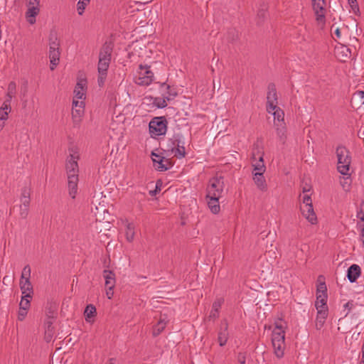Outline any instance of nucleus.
<instances>
[{"mask_svg": "<svg viewBox=\"0 0 364 364\" xmlns=\"http://www.w3.org/2000/svg\"><path fill=\"white\" fill-rule=\"evenodd\" d=\"M70 154L65 162V169L68 177V193L72 198H75L77 193L79 167L77 161L80 155L74 149H69Z\"/></svg>", "mask_w": 364, "mask_h": 364, "instance_id": "obj_1", "label": "nucleus"}, {"mask_svg": "<svg viewBox=\"0 0 364 364\" xmlns=\"http://www.w3.org/2000/svg\"><path fill=\"white\" fill-rule=\"evenodd\" d=\"M112 50L113 45L111 42H106L100 49L97 66L99 74L97 82L100 87H102L105 84L107 75V70L111 61Z\"/></svg>", "mask_w": 364, "mask_h": 364, "instance_id": "obj_2", "label": "nucleus"}, {"mask_svg": "<svg viewBox=\"0 0 364 364\" xmlns=\"http://www.w3.org/2000/svg\"><path fill=\"white\" fill-rule=\"evenodd\" d=\"M275 327L272 333V343L274 353L278 358H282L284 355L285 350V331L284 322L279 319L274 323Z\"/></svg>", "mask_w": 364, "mask_h": 364, "instance_id": "obj_3", "label": "nucleus"}, {"mask_svg": "<svg viewBox=\"0 0 364 364\" xmlns=\"http://www.w3.org/2000/svg\"><path fill=\"white\" fill-rule=\"evenodd\" d=\"M274 115V122L277 129V134L279 141L284 144L287 139V127L284 122V112L278 106L272 110L271 112Z\"/></svg>", "mask_w": 364, "mask_h": 364, "instance_id": "obj_4", "label": "nucleus"}, {"mask_svg": "<svg viewBox=\"0 0 364 364\" xmlns=\"http://www.w3.org/2000/svg\"><path fill=\"white\" fill-rule=\"evenodd\" d=\"M336 155L338 158L337 169L343 175H348L350 165L351 164V156L350 151L343 146H339L336 149Z\"/></svg>", "mask_w": 364, "mask_h": 364, "instance_id": "obj_5", "label": "nucleus"}, {"mask_svg": "<svg viewBox=\"0 0 364 364\" xmlns=\"http://www.w3.org/2000/svg\"><path fill=\"white\" fill-rule=\"evenodd\" d=\"M154 80V74L149 65H139L137 75L134 77V82L140 86H149Z\"/></svg>", "mask_w": 364, "mask_h": 364, "instance_id": "obj_6", "label": "nucleus"}, {"mask_svg": "<svg viewBox=\"0 0 364 364\" xmlns=\"http://www.w3.org/2000/svg\"><path fill=\"white\" fill-rule=\"evenodd\" d=\"M167 120L165 117L153 118L149 124L150 134L152 137L164 135L167 131Z\"/></svg>", "mask_w": 364, "mask_h": 364, "instance_id": "obj_7", "label": "nucleus"}, {"mask_svg": "<svg viewBox=\"0 0 364 364\" xmlns=\"http://www.w3.org/2000/svg\"><path fill=\"white\" fill-rule=\"evenodd\" d=\"M224 188V180L222 176L210 178L206 189V196L221 197Z\"/></svg>", "mask_w": 364, "mask_h": 364, "instance_id": "obj_8", "label": "nucleus"}, {"mask_svg": "<svg viewBox=\"0 0 364 364\" xmlns=\"http://www.w3.org/2000/svg\"><path fill=\"white\" fill-rule=\"evenodd\" d=\"M171 144L168 145V151H171L178 159L183 158L186 155L184 142L180 134H175L170 140Z\"/></svg>", "mask_w": 364, "mask_h": 364, "instance_id": "obj_9", "label": "nucleus"}, {"mask_svg": "<svg viewBox=\"0 0 364 364\" xmlns=\"http://www.w3.org/2000/svg\"><path fill=\"white\" fill-rule=\"evenodd\" d=\"M312 1V6L316 15V20L318 24L324 25L326 21L325 16V6L326 1L325 0H311Z\"/></svg>", "mask_w": 364, "mask_h": 364, "instance_id": "obj_10", "label": "nucleus"}, {"mask_svg": "<svg viewBox=\"0 0 364 364\" xmlns=\"http://www.w3.org/2000/svg\"><path fill=\"white\" fill-rule=\"evenodd\" d=\"M267 100V111L271 113L272 110L275 109V107L277 106V94L276 86L274 83H270L268 85Z\"/></svg>", "mask_w": 364, "mask_h": 364, "instance_id": "obj_11", "label": "nucleus"}, {"mask_svg": "<svg viewBox=\"0 0 364 364\" xmlns=\"http://www.w3.org/2000/svg\"><path fill=\"white\" fill-rule=\"evenodd\" d=\"M85 102L75 99L73 100L72 118L75 124H79L84 114Z\"/></svg>", "mask_w": 364, "mask_h": 364, "instance_id": "obj_12", "label": "nucleus"}, {"mask_svg": "<svg viewBox=\"0 0 364 364\" xmlns=\"http://www.w3.org/2000/svg\"><path fill=\"white\" fill-rule=\"evenodd\" d=\"M152 156L154 165L156 170L159 171H164L171 167V164L168 159H166L165 158L155 153H152Z\"/></svg>", "mask_w": 364, "mask_h": 364, "instance_id": "obj_13", "label": "nucleus"}, {"mask_svg": "<svg viewBox=\"0 0 364 364\" xmlns=\"http://www.w3.org/2000/svg\"><path fill=\"white\" fill-rule=\"evenodd\" d=\"M300 210L302 215L311 224H316L317 217L314 210L313 205H300Z\"/></svg>", "mask_w": 364, "mask_h": 364, "instance_id": "obj_14", "label": "nucleus"}, {"mask_svg": "<svg viewBox=\"0 0 364 364\" xmlns=\"http://www.w3.org/2000/svg\"><path fill=\"white\" fill-rule=\"evenodd\" d=\"M86 81L80 80L76 84L74 90V98L77 100L85 99Z\"/></svg>", "mask_w": 364, "mask_h": 364, "instance_id": "obj_15", "label": "nucleus"}, {"mask_svg": "<svg viewBox=\"0 0 364 364\" xmlns=\"http://www.w3.org/2000/svg\"><path fill=\"white\" fill-rule=\"evenodd\" d=\"M28 10L26 13L27 21L29 23L33 24L36 22V17L40 11L39 5L28 4Z\"/></svg>", "mask_w": 364, "mask_h": 364, "instance_id": "obj_16", "label": "nucleus"}, {"mask_svg": "<svg viewBox=\"0 0 364 364\" xmlns=\"http://www.w3.org/2000/svg\"><path fill=\"white\" fill-rule=\"evenodd\" d=\"M336 56L341 62H345L350 57L351 52L350 48L346 46H341L336 48Z\"/></svg>", "mask_w": 364, "mask_h": 364, "instance_id": "obj_17", "label": "nucleus"}, {"mask_svg": "<svg viewBox=\"0 0 364 364\" xmlns=\"http://www.w3.org/2000/svg\"><path fill=\"white\" fill-rule=\"evenodd\" d=\"M361 274L359 265L353 264L348 269L347 277L350 282H355Z\"/></svg>", "mask_w": 364, "mask_h": 364, "instance_id": "obj_18", "label": "nucleus"}, {"mask_svg": "<svg viewBox=\"0 0 364 364\" xmlns=\"http://www.w3.org/2000/svg\"><path fill=\"white\" fill-rule=\"evenodd\" d=\"M19 285L22 295H25L26 297H32L33 289L30 280H20Z\"/></svg>", "mask_w": 364, "mask_h": 364, "instance_id": "obj_19", "label": "nucleus"}, {"mask_svg": "<svg viewBox=\"0 0 364 364\" xmlns=\"http://www.w3.org/2000/svg\"><path fill=\"white\" fill-rule=\"evenodd\" d=\"M229 333L228 331V323L224 322L218 332V341L220 346L226 344L228 339Z\"/></svg>", "mask_w": 364, "mask_h": 364, "instance_id": "obj_20", "label": "nucleus"}, {"mask_svg": "<svg viewBox=\"0 0 364 364\" xmlns=\"http://www.w3.org/2000/svg\"><path fill=\"white\" fill-rule=\"evenodd\" d=\"M220 197L218 196H206V198L208 199V205L210 208V211L213 214H217L220 212V207L219 204V198Z\"/></svg>", "mask_w": 364, "mask_h": 364, "instance_id": "obj_21", "label": "nucleus"}, {"mask_svg": "<svg viewBox=\"0 0 364 364\" xmlns=\"http://www.w3.org/2000/svg\"><path fill=\"white\" fill-rule=\"evenodd\" d=\"M267 6L264 3L262 4L257 11L256 16V23L257 25H261L267 16Z\"/></svg>", "mask_w": 364, "mask_h": 364, "instance_id": "obj_22", "label": "nucleus"}, {"mask_svg": "<svg viewBox=\"0 0 364 364\" xmlns=\"http://www.w3.org/2000/svg\"><path fill=\"white\" fill-rule=\"evenodd\" d=\"M264 173H255L253 180L257 185V188L264 191L267 190V183L265 178L263 176Z\"/></svg>", "mask_w": 364, "mask_h": 364, "instance_id": "obj_23", "label": "nucleus"}, {"mask_svg": "<svg viewBox=\"0 0 364 364\" xmlns=\"http://www.w3.org/2000/svg\"><path fill=\"white\" fill-rule=\"evenodd\" d=\"M326 301H327V295H320L316 296V301L315 304V306L317 309V311H323L328 313V307L326 305Z\"/></svg>", "mask_w": 364, "mask_h": 364, "instance_id": "obj_24", "label": "nucleus"}, {"mask_svg": "<svg viewBox=\"0 0 364 364\" xmlns=\"http://www.w3.org/2000/svg\"><path fill=\"white\" fill-rule=\"evenodd\" d=\"M103 277L105 279V287H114L115 286V274L112 271L104 270Z\"/></svg>", "mask_w": 364, "mask_h": 364, "instance_id": "obj_25", "label": "nucleus"}, {"mask_svg": "<svg viewBox=\"0 0 364 364\" xmlns=\"http://www.w3.org/2000/svg\"><path fill=\"white\" fill-rule=\"evenodd\" d=\"M125 236L128 242H132L134 240L135 236V226L134 223L127 222Z\"/></svg>", "mask_w": 364, "mask_h": 364, "instance_id": "obj_26", "label": "nucleus"}, {"mask_svg": "<svg viewBox=\"0 0 364 364\" xmlns=\"http://www.w3.org/2000/svg\"><path fill=\"white\" fill-rule=\"evenodd\" d=\"M49 58L50 62V70H55L57 65L59 63L60 51L59 50H49Z\"/></svg>", "mask_w": 364, "mask_h": 364, "instance_id": "obj_27", "label": "nucleus"}, {"mask_svg": "<svg viewBox=\"0 0 364 364\" xmlns=\"http://www.w3.org/2000/svg\"><path fill=\"white\" fill-rule=\"evenodd\" d=\"M31 189L28 187H23L21 193V205H30Z\"/></svg>", "mask_w": 364, "mask_h": 364, "instance_id": "obj_28", "label": "nucleus"}, {"mask_svg": "<svg viewBox=\"0 0 364 364\" xmlns=\"http://www.w3.org/2000/svg\"><path fill=\"white\" fill-rule=\"evenodd\" d=\"M97 311L96 308L92 304H89L86 306L84 316L87 322H91V319L96 316Z\"/></svg>", "mask_w": 364, "mask_h": 364, "instance_id": "obj_29", "label": "nucleus"}, {"mask_svg": "<svg viewBox=\"0 0 364 364\" xmlns=\"http://www.w3.org/2000/svg\"><path fill=\"white\" fill-rule=\"evenodd\" d=\"M327 316L328 313L325 311H317L315 324L316 329H321L323 327Z\"/></svg>", "mask_w": 364, "mask_h": 364, "instance_id": "obj_30", "label": "nucleus"}, {"mask_svg": "<svg viewBox=\"0 0 364 364\" xmlns=\"http://www.w3.org/2000/svg\"><path fill=\"white\" fill-rule=\"evenodd\" d=\"M166 323L164 319L160 318L159 322L153 327L152 335L158 336L166 328Z\"/></svg>", "mask_w": 364, "mask_h": 364, "instance_id": "obj_31", "label": "nucleus"}, {"mask_svg": "<svg viewBox=\"0 0 364 364\" xmlns=\"http://www.w3.org/2000/svg\"><path fill=\"white\" fill-rule=\"evenodd\" d=\"M254 171L255 173H264L266 170V167L264 164L262 154L259 156V161L253 164Z\"/></svg>", "mask_w": 364, "mask_h": 364, "instance_id": "obj_32", "label": "nucleus"}, {"mask_svg": "<svg viewBox=\"0 0 364 364\" xmlns=\"http://www.w3.org/2000/svg\"><path fill=\"white\" fill-rule=\"evenodd\" d=\"M16 90V84L15 82L11 81L9 82L7 88L6 98L9 100H11L14 97Z\"/></svg>", "mask_w": 364, "mask_h": 364, "instance_id": "obj_33", "label": "nucleus"}, {"mask_svg": "<svg viewBox=\"0 0 364 364\" xmlns=\"http://www.w3.org/2000/svg\"><path fill=\"white\" fill-rule=\"evenodd\" d=\"M162 86L166 87V89L167 90V95H165V98L168 101L173 100L177 95L176 92H175L173 89H171L168 85L164 83Z\"/></svg>", "mask_w": 364, "mask_h": 364, "instance_id": "obj_34", "label": "nucleus"}, {"mask_svg": "<svg viewBox=\"0 0 364 364\" xmlns=\"http://www.w3.org/2000/svg\"><path fill=\"white\" fill-rule=\"evenodd\" d=\"M90 0H80L77 4V10L79 15H82L86 6Z\"/></svg>", "mask_w": 364, "mask_h": 364, "instance_id": "obj_35", "label": "nucleus"}, {"mask_svg": "<svg viewBox=\"0 0 364 364\" xmlns=\"http://www.w3.org/2000/svg\"><path fill=\"white\" fill-rule=\"evenodd\" d=\"M348 2L353 14L356 16H360V12L357 0H348Z\"/></svg>", "mask_w": 364, "mask_h": 364, "instance_id": "obj_36", "label": "nucleus"}, {"mask_svg": "<svg viewBox=\"0 0 364 364\" xmlns=\"http://www.w3.org/2000/svg\"><path fill=\"white\" fill-rule=\"evenodd\" d=\"M31 267L28 264L26 265L22 270L20 280H30Z\"/></svg>", "mask_w": 364, "mask_h": 364, "instance_id": "obj_37", "label": "nucleus"}, {"mask_svg": "<svg viewBox=\"0 0 364 364\" xmlns=\"http://www.w3.org/2000/svg\"><path fill=\"white\" fill-rule=\"evenodd\" d=\"M221 304L220 301H215L213 304V309L210 314V317L215 318L218 317V309L220 307Z\"/></svg>", "mask_w": 364, "mask_h": 364, "instance_id": "obj_38", "label": "nucleus"}, {"mask_svg": "<svg viewBox=\"0 0 364 364\" xmlns=\"http://www.w3.org/2000/svg\"><path fill=\"white\" fill-rule=\"evenodd\" d=\"M32 297H26L25 295H22L19 308H24L26 310H28L31 306L30 299Z\"/></svg>", "mask_w": 364, "mask_h": 364, "instance_id": "obj_39", "label": "nucleus"}, {"mask_svg": "<svg viewBox=\"0 0 364 364\" xmlns=\"http://www.w3.org/2000/svg\"><path fill=\"white\" fill-rule=\"evenodd\" d=\"M300 201L301 202V205H313L311 196L309 194H304L303 196H299Z\"/></svg>", "mask_w": 364, "mask_h": 364, "instance_id": "obj_40", "label": "nucleus"}, {"mask_svg": "<svg viewBox=\"0 0 364 364\" xmlns=\"http://www.w3.org/2000/svg\"><path fill=\"white\" fill-rule=\"evenodd\" d=\"M53 316L49 317L45 322V331H54V327L53 326Z\"/></svg>", "mask_w": 364, "mask_h": 364, "instance_id": "obj_41", "label": "nucleus"}, {"mask_svg": "<svg viewBox=\"0 0 364 364\" xmlns=\"http://www.w3.org/2000/svg\"><path fill=\"white\" fill-rule=\"evenodd\" d=\"M327 288L326 284L324 282L320 283L317 287V294L316 296L320 295H327L326 294Z\"/></svg>", "mask_w": 364, "mask_h": 364, "instance_id": "obj_42", "label": "nucleus"}, {"mask_svg": "<svg viewBox=\"0 0 364 364\" xmlns=\"http://www.w3.org/2000/svg\"><path fill=\"white\" fill-rule=\"evenodd\" d=\"M29 205H20V215L22 218H26L28 216Z\"/></svg>", "mask_w": 364, "mask_h": 364, "instance_id": "obj_43", "label": "nucleus"}, {"mask_svg": "<svg viewBox=\"0 0 364 364\" xmlns=\"http://www.w3.org/2000/svg\"><path fill=\"white\" fill-rule=\"evenodd\" d=\"M11 101V100H9L8 99H6L4 100V102H3L1 107H0V109L9 113L11 111V105H10Z\"/></svg>", "mask_w": 364, "mask_h": 364, "instance_id": "obj_44", "label": "nucleus"}, {"mask_svg": "<svg viewBox=\"0 0 364 364\" xmlns=\"http://www.w3.org/2000/svg\"><path fill=\"white\" fill-rule=\"evenodd\" d=\"M353 97L360 100V104H364V91L358 90L355 92L353 95Z\"/></svg>", "mask_w": 364, "mask_h": 364, "instance_id": "obj_45", "label": "nucleus"}, {"mask_svg": "<svg viewBox=\"0 0 364 364\" xmlns=\"http://www.w3.org/2000/svg\"><path fill=\"white\" fill-rule=\"evenodd\" d=\"M50 46H49V50H59V43L57 41V38H55V39L53 41L52 38L50 39Z\"/></svg>", "mask_w": 364, "mask_h": 364, "instance_id": "obj_46", "label": "nucleus"}, {"mask_svg": "<svg viewBox=\"0 0 364 364\" xmlns=\"http://www.w3.org/2000/svg\"><path fill=\"white\" fill-rule=\"evenodd\" d=\"M357 218L361 221H364V201L360 205V210L357 212Z\"/></svg>", "mask_w": 364, "mask_h": 364, "instance_id": "obj_47", "label": "nucleus"}, {"mask_svg": "<svg viewBox=\"0 0 364 364\" xmlns=\"http://www.w3.org/2000/svg\"><path fill=\"white\" fill-rule=\"evenodd\" d=\"M27 311L24 308H19L18 312V319L19 321H23L26 315H27Z\"/></svg>", "mask_w": 364, "mask_h": 364, "instance_id": "obj_48", "label": "nucleus"}, {"mask_svg": "<svg viewBox=\"0 0 364 364\" xmlns=\"http://www.w3.org/2000/svg\"><path fill=\"white\" fill-rule=\"evenodd\" d=\"M237 360L238 363L240 364H245L246 363V355L244 353H239L237 357Z\"/></svg>", "mask_w": 364, "mask_h": 364, "instance_id": "obj_49", "label": "nucleus"}, {"mask_svg": "<svg viewBox=\"0 0 364 364\" xmlns=\"http://www.w3.org/2000/svg\"><path fill=\"white\" fill-rule=\"evenodd\" d=\"M166 101H168V100L165 98V96L164 97L163 99H160L159 102L157 104L158 107L164 108V107H166L167 106Z\"/></svg>", "mask_w": 364, "mask_h": 364, "instance_id": "obj_50", "label": "nucleus"}, {"mask_svg": "<svg viewBox=\"0 0 364 364\" xmlns=\"http://www.w3.org/2000/svg\"><path fill=\"white\" fill-rule=\"evenodd\" d=\"M353 306L354 304L353 301H349L344 305L345 309H348V311L346 312L345 316H346L348 314V313L350 312V309L353 307Z\"/></svg>", "mask_w": 364, "mask_h": 364, "instance_id": "obj_51", "label": "nucleus"}, {"mask_svg": "<svg viewBox=\"0 0 364 364\" xmlns=\"http://www.w3.org/2000/svg\"><path fill=\"white\" fill-rule=\"evenodd\" d=\"M106 288H107V290H106L107 296L109 299H111L114 295V291H113L114 287H106Z\"/></svg>", "mask_w": 364, "mask_h": 364, "instance_id": "obj_52", "label": "nucleus"}, {"mask_svg": "<svg viewBox=\"0 0 364 364\" xmlns=\"http://www.w3.org/2000/svg\"><path fill=\"white\" fill-rule=\"evenodd\" d=\"M54 334V331H45V339L47 342H49Z\"/></svg>", "mask_w": 364, "mask_h": 364, "instance_id": "obj_53", "label": "nucleus"}, {"mask_svg": "<svg viewBox=\"0 0 364 364\" xmlns=\"http://www.w3.org/2000/svg\"><path fill=\"white\" fill-rule=\"evenodd\" d=\"M9 113L0 109V119L6 120L8 119Z\"/></svg>", "mask_w": 364, "mask_h": 364, "instance_id": "obj_54", "label": "nucleus"}, {"mask_svg": "<svg viewBox=\"0 0 364 364\" xmlns=\"http://www.w3.org/2000/svg\"><path fill=\"white\" fill-rule=\"evenodd\" d=\"M160 191V188H159V182L156 183V188L155 190L154 191H149V194L151 196H154L155 195H156V193Z\"/></svg>", "mask_w": 364, "mask_h": 364, "instance_id": "obj_55", "label": "nucleus"}, {"mask_svg": "<svg viewBox=\"0 0 364 364\" xmlns=\"http://www.w3.org/2000/svg\"><path fill=\"white\" fill-rule=\"evenodd\" d=\"M311 189V186L308 184H305L304 186L302 187V191L304 194H307Z\"/></svg>", "mask_w": 364, "mask_h": 364, "instance_id": "obj_56", "label": "nucleus"}, {"mask_svg": "<svg viewBox=\"0 0 364 364\" xmlns=\"http://www.w3.org/2000/svg\"><path fill=\"white\" fill-rule=\"evenodd\" d=\"M26 6L28 4H35V5H39L40 0H26Z\"/></svg>", "mask_w": 364, "mask_h": 364, "instance_id": "obj_57", "label": "nucleus"}, {"mask_svg": "<svg viewBox=\"0 0 364 364\" xmlns=\"http://www.w3.org/2000/svg\"><path fill=\"white\" fill-rule=\"evenodd\" d=\"M358 136L360 139H364V128H360L358 132Z\"/></svg>", "mask_w": 364, "mask_h": 364, "instance_id": "obj_58", "label": "nucleus"}, {"mask_svg": "<svg viewBox=\"0 0 364 364\" xmlns=\"http://www.w3.org/2000/svg\"><path fill=\"white\" fill-rule=\"evenodd\" d=\"M335 34L336 35L337 37H340L341 36V31H340V29L339 28H337L336 31H335Z\"/></svg>", "mask_w": 364, "mask_h": 364, "instance_id": "obj_59", "label": "nucleus"}, {"mask_svg": "<svg viewBox=\"0 0 364 364\" xmlns=\"http://www.w3.org/2000/svg\"><path fill=\"white\" fill-rule=\"evenodd\" d=\"M360 232H361V236L364 238V228H361Z\"/></svg>", "mask_w": 364, "mask_h": 364, "instance_id": "obj_60", "label": "nucleus"}, {"mask_svg": "<svg viewBox=\"0 0 364 364\" xmlns=\"http://www.w3.org/2000/svg\"><path fill=\"white\" fill-rule=\"evenodd\" d=\"M363 223V224H360V223H358V226L360 228V229H361V228H364V221H362Z\"/></svg>", "mask_w": 364, "mask_h": 364, "instance_id": "obj_61", "label": "nucleus"}, {"mask_svg": "<svg viewBox=\"0 0 364 364\" xmlns=\"http://www.w3.org/2000/svg\"><path fill=\"white\" fill-rule=\"evenodd\" d=\"M112 360H113V359H112H112H109V364H114V363L112 362Z\"/></svg>", "mask_w": 364, "mask_h": 364, "instance_id": "obj_62", "label": "nucleus"}, {"mask_svg": "<svg viewBox=\"0 0 364 364\" xmlns=\"http://www.w3.org/2000/svg\"><path fill=\"white\" fill-rule=\"evenodd\" d=\"M360 364H364V359L362 358V360L361 362L360 363Z\"/></svg>", "mask_w": 364, "mask_h": 364, "instance_id": "obj_63", "label": "nucleus"}, {"mask_svg": "<svg viewBox=\"0 0 364 364\" xmlns=\"http://www.w3.org/2000/svg\"><path fill=\"white\" fill-rule=\"evenodd\" d=\"M345 185H346V183H343V184H342V186H343V188H345Z\"/></svg>", "mask_w": 364, "mask_h": 364, "instance_id": "obj_64", "label": "nucleus"}]
</instances>
